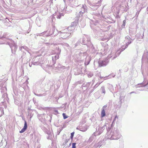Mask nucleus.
Returning a JSON list of instances; mask_svg holds the SVG:
<instances>
[{
	"label": "nucleus",
	"instance_id": "nucleus-7",
	"mask_svg": "<svg viewBox=\"0 0 148 148\" xmlns=\"http://www.w3.org/2000/svg\"><path fill=\"white\" fill-rule=\"evenodd\" d=\"M69 139H66L65 141V143L64 144L65 145L66 144V143L69 141Z\"/></svg>",
	"mask_w": 148,
	"mask_h": 148
},
{
	"label": "nucleus",
	"instance_id": "nucleus-3",
	"mask_svg": "<svg viewBox=\"0 0 148 148\" xmlns=\"http://www.w3.org/2000/svg\"><path fill=\"white\" fill-rule=\"evenodd\" d=\"M106 115L104 109H103L101 112V116L103 117Z\"/></svg>",
	"mask_w": 148,
	"mask_h": 148
},
{
	"label": "nucleus",
	"instance_id": "nucleus-2",
	"mask_svg": "<svg viewBox=\"0 0 148 148\" xmlns=\"http://www.w3.org/2000/svg\"><path fill=\"white\" fill-rule=\"evenodd\" d=\"M99 66L100 67L106 65L107 63L105 61H102L99 62Z\"/></svg>",
	"mask_w": 148,
	"mask_h": 148
},
{
	"label": "nucleus",
	"instance_id": "nucleus-8",
	"mask_svg": "<svg viewBox=\"0 0 148 148\" xmlns=\"http://www.w3.org/2000/svg\"><path fill=\"white\" fill-rule=\"evenodd\" d=\"M125 20H124L123 21V23H124L125 24Z\"/></svg>",
	"mask_w": 148,
	"mask_h": 148
},
{
	"label": "nucleus",
	"instance_id": "nucleus-5",
	"mask_svg": "<svg viewBox=\"0 0 148 148\" xmlns=\"http://www.w3.org/2000/svg\"><path fill=\"white\" fill-rule=\"evenodd\" d=\"M74 134V132H73L71 133V138L72 139L73 138V137Z\"/></svg>",
	"mask_w": 148,
	"mask_h": 148
},
{
	"label": "nucleus",
	"instance_id": "nucleus-1",
	"mask_svg": "<svg viewBox=\"0 0 148 148\" xmlns=\"http://www.w3.org/2000/svg\"><path fill=\"white\" fill-rule=\"evenodd\" d=\"M27 124L26 122V121H25V124H24V127L20 131V133H22L24 132L25 130L27 129Z\"/></svg>",
	"mask_w": 148,
	"mask_h": 148
},
{
	"label": "nucleus",
	"instance_id": "nucleus-4",
	"mask_svg": "<svg viewBox=\"0 0 148 148\" xmlns=\"http://www.w3.org/2000/svg\"><path fill=\"white\" fill-rule=\"evenodd\" d=\"M62 115L64 119H65L68 118V116L66 115L64 113H63Z\"/></svg>",
	"mask_w": 148,
	"mask_h": 148
},
{
	"label": "nucleus",
	"instance_id": "nucleus-9",
	"mask_svg": "<svg viewBox=\"0 0 148 148\" xmlns=\"http://www.w3.org/2000/svg\"><path fill=\"white\" fill-rule=\"evenodd\" d=\"M116 117H117V116H115V119H116Z\"/></svg>",
	"mask_w": 148,
	"mask_h": 148
},
{
	"label": "nucleus",
	"instance_id": "nucleus-6",
	"mask_svg": "<svg viewBox=\"0 0 148 148\" xmlns=\"http://www.w3.org/2000/svg\"><path fill=\"white\" fill-rule=\"evenodd\" d=\"M76 143H72V148H76Z\"/></svg>",
	"mask_w": 148,
	"mask_h": 148
}]
</instances>
